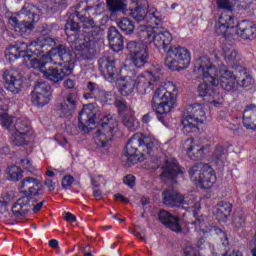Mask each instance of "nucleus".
<instances>
[{
    "instance_id": "f257e3e1",
    "label": "nucleus",
    "mask_w": 256,
    "mask_h": 256,
    "mask_svg": "<svg viewBox=\"0 0 256 256\" xmlns=\"http://www.w3.org/2000/svg\"><path fill=\"white\" fill-rule=\"evenodd\" d=\"M138 35L142 41H130L126 45L130 53V61L138 69H142L149 62V46L147 43H153L156 49H164L165 53L171 47L173 35L167 30H161L159 27L139 26Z\"/></svg>"
},
{
    "instance_id": "f03ea898",
    "label": "nucleus",
    "mask_w": 256,
    "mask_h": 256,
    "mask_svg": "<svg viewBox=\"0 0 256 256\" xmlns=\"http://www.w3.org/2000/svg\"><path fill=\"white\" fill-rule=\"evenodd\" d=\"M98 121H102L96 131L95 143L100 149H104L105 153H109V147L113 143L115 137V129H117V120L111 115L105 116L101 114L99 106L95 103L86 104L78 114V128L84 133H89V125H95Z\"/></svg>"
},
{
    "instance_id": "7ed1b4c3",
    "label": "nucleus",
    "mask_w": 256,
    "mask_h": 256,
    "mask_svg": "<svg viewBox=\"0 0 256 256\" xmlns=\"http://www.w3.org/2000/svg\"><path fill=\"white\" fill-rule=\"evenodd\" d=\"M51 57H58L60 62H54V65L49 66V58H33L30 66L43 74L44 79L50 81L54 85H59L65 80V77H69L75 69V63L73 62V56L71 55V49L69 47L59 44L58 47L51 49Z\"/></svg>"
},
{
    "instance_id": "20e7f679",
    "label": "nucleus",
    "mask_w": 256,
    "mask_h": 256,
    "mask_svg": "<svg viewBox=\"0 0 256 256\" xmlns=\"http://www.w3.org/2000/svg\"><path fill=\"white\" fill-rule=\"evenodd\" d=\"M18 189L23 196L18 198L12 206V213L17 219L25 217L29 211L39 213L43 209L45 200L37 202L39 199L45 197V187L41 183V180L26 177L20 182Z\"/></svg>"
},
{
    "instance_id": "39448f33",
    "label": "nucleus",
    "mask_w": 256,
    "mask_h": 256,
    "mask_svg": "<svg viewBox=\"0 0 256 256\" xmlns=\"http://www.w3.org/2000/svg\"><path fill=\"white\" fill-rule=\"evenodd\" d=\"M194 72L207 81V83H210L212 87L220 84V87L224 91H233L235 89L237 74L229 70L225 65L220 66L219 71H217V68L213 66L209 57L204 56L197 59L194 63Z\"/></svg>"
},
{
    "instance_id": "423d86ee",
    "label": "nucleus",
    "mask_w": 256,
    "mask_h": 256,
    "mask_svg": "<svg viewBox=\"0 0 256 256\" xmlns=\"http://www.w3.org/2000/svg\"><path fill=\"white\" fill-rule=\"evenodd\" d=\"M59 45H56L55 39L47 36H39L36 40L30 44L18 41L15 45L10 46L6 52L5 57L8 61H15L16 59H25L30 61L37 59V57H43L45 53H50L52 49H57Z\"/></svg>"
},
{
    "instance_id": "0eeeda50",
    "label": "nucleus",
    "mask_w": 256,
    "mask_h": 256,
    "mask_svg": "<svg viewBox=\"0 0 256 256\" xmlns=\"http://www.w3.org/2000/svg\"><path fill=\"white\" fill-rule=\"evenodd\" d=\"M216 33L218 35H238L241 39H253L256 33L255 24L251 21L243 20L235 26V17L222 13L216 24Z\"/></svg>"
},
{
    "instance_id": "6e6552de",
    "label": "nucleus",
    "mask_w": 256,
    "mask_h": 256,
    "mask_svg": "<svg viewBox=\"0 0 256 256\" xmlns=\"http://www.w3.org/2000/svg\"><path fill=\"white\" fill-rule=\"evenodd\" d=\"M155 144L149 139V137L139 136V134L133 135L125 146L124 154L121 159L126 163L127 167L137 163L139 161V155L142 157L147 153L153 155V149Z\"/></svg>"
},
{
    "instance_id": "1a4fd4ad",
    "label": "nucleus",
    "mask_w": 256,
    "mask_h": 256,
    "mask_svg": "<svg viewBox=\"0 0 256 256\" xmlns=\"http://www.w3.org/2000/svg\"><path fill=\"white\" fill-rule=\"evenodd\" d=\"M176 101L177 97L175 93L167 91L163 86L156 89L152 97L151 107L156 115H158L157 118L160 123L165 121V116L163 115L171 113V109L175 107Z\"/></svg>"
},
{
    "instance_id": "9d476101",
    "label": "nucleus",
    "mask_w": 256,
    "mask_h": 256,
    "mask_svg": "<svg viewBox=\"0 0 256 256\" xmlns=\"http://www.w3.org/2000/svg\"><path fill=\"white\" fill-rule=\"evenodd\" d=\"M164 64L170 71H183L191 65V52L180 45L170 46Z\"/></svg>"
},
{
    "instance_id": "9b49d317",
    "label": "nucleus",
    "mask_w": 256,
    "mask_h": 256,
    "mask_svg": "<svg viewBox=\"0 0 256 256\" xmlns=\"http://www.w3.org/2000/svg\"><path fill=\"white\" fill-rule=\"evenodd\" d=\"M198 123H207L205 107L202 104H193L188 107L187 112L182 117L183 133H195L199 131Z\"/></svg>"
},
{
    "instance_id": "f8f14e48",
    "label": "nucleus",
    "mask_w": 256,
    "mask_h": 256,
    "mask_svg": "<svg viewBox=\"0 0 256 256\" xmlns=\"http://www.w3.org/2000/svg\"><path fill=\"white\" fill-rule=\"evenodd\" d=\"M19 17H22L24 20L19 22L17 17L12 16L9 18V24L14 27V31L19 33L21 37H27L31 34V31H33V23H35V21H37L36 19H39V17L35 12L29 9V6H24L21 9Z\"/></svg>"
},
{
    "instance_id": "ddd939ff",
    "label": "nucleus",
    "mask_w": 256,
    "mask_h": 256,
    "mask_svg": "<svg viewBox=\"0 0 256 256\" xmlns=\"http://www.w3.org/2000/svg\"><path fill=\"white\" fill-rule=\"evenodd\" d=\"M161 79V67L157 69H151V71L146 72L145 75H140L136 77V89L141 95H145L150 91H153L154 84Z\"/></svg>"
},
{
    "instance_id": "4468645a",
    "label": "nucleus",
    "mask_w": 256,
    "mask_h": 256,
    "mask_svg": "<svg viewBox=\"0 0 256 256\" xmlns=\"http://www.w3.org/2000/svg\"><path fill=\"white\" fill-rule=\"evenodd\" d=\"M31 101L36 107H45L51 101V84L47 81L35 82Z\"/></svg>"
},
{
    "instance_id": "2eb2a0df",
    "label": "nucleus",
    "mask_w": 256,
    "mask_h": 256,
    "mask_svg": "<svg viewBox=\"0 0 256 256\" xmlns=\"http://www.w3.org/2000/svg\"><path fill=\"white\" fill-rule=\"evenodd\" d=\"M2 79L5 89L12 93V95H19L21 93L23 89V76L21 72L15 69L4 70Z\"/></svg>"
},
{
    "instance_id": "dca6fc26",
    "label": "nucleus",
    "mask_w": 256,
    "mask_h": 256,
    "mask_svg": "<svg viewBox=\"0 0 256 256\" xmlns=\"http://www.w3.org/2000/svg\"><path fill=\"white\" fill-rule=\"evenodd\" d=\"M15 131L11 132V141L15 147H21L25 145V139L27 137V133L31 131V125L29 124V120L18 118L14 124Z\"/></svg>"
},
{
    "instance_id": "f3484780",
    "label": "nucleus",
    "mask_w": 256,
    "mask_h": 256,
    "mask_svg": "<svg viewBox=\"0 0 256 256\" xmlns=\"http://www.w3.org/2000/svg\"><path fill=\"white\" fill-rule=\"evenodd\" d=\"M183 168L179 166V162L175 158H167L164 162L163 171L161 173V180L171 181V183H177L179 175H183Z\"/></svg>"
},
{
    "instance_id": "a211bd4d",
    "label": "nucleus",
    "mask_w": 256,
    "mask_h": 256,
    "mask_svg": "<svg viewBox=\"0 0 256 256\" xmlns=\"http://www.w3.org/2000/svg\"><path fill=\"white\" fill-rule=\"evenodd\" d=\"M98 67L103 77L106 81H109V83H113V81H115V77L119 74L117 63L109 56L99 58Z\"/></svg>"
},
{
    "instance_id": "6ab92c4d",
    "label": "nucleus",
    "mask_w": 256,
    "mask_h": 256,
    "mask_svg": "<svg viewBox=\"0 0 256 256\" xmlns=\"http://www.w3.org/2000/svg\"><path fill=\"white\" fill-rule=\"evenodd\" d=\"M211 83L203 82L198 86V93L200 97H204V101H207L213 107H219L223 105V96L213 88H211Z\"/></svg>"
},
{
    "instance_id": "aec40b11",
    "label": "nucleus",
    "mask_w": 256,
    "mask_h": 256,
    "mask_svg": "<svg viewBox=\"0 0 256 256\" xmlns=\"http://www.w3.org/2000/svg\"><path fill=\"white\" fill-rule=\"evenodd\" d=\"M77 105H79V98L75 93H69L64 101L58 106L56 113L59 117L67 118L71 117L77 110Z\"/></svg>"
},
{
    "instance_id": "412c9836",
    "label": "nucleus",
    "mask_w": 256,
    "mask_h": 256,
    "mask_svg": "<svg viewBox=\"0 0 256 256\" xmlns=\"http://www.w3.org/2000/svg\"><path fill=\"white\" fill-rule=\"evenodd\" d=\"M158 219L166 229H170L174 233H183V226H181V218L179 216H175L166 210H160Z\"/></svg>"
},
{
    "instance_id": "4be33fe9",
    "label": "nucleus",
    "mask_w": 256,
    "mask_h": 256,
    "mask_svg": "<svg viewBox=\"0 0 256 256\" xmlns=\"http://www.w3.org/2000/svg\"><path fill=\"white\" fill-rule=\"evenodd\" d=\"M222 55L228 67L233 69L234 72L238 71L239 67H243L241 55L233 47L224 46L222 49Z\"/></svg>"
},
{
    "instance_id": "5701e85b",
    "label": "nucleus",
    "mask_w": 256,
    "mask_h": 256,
    "mask_svg": "<svg viewBox=\"0 0 256 256\" xmlns=\"http://www.w3.org/2000/svg\"><path fill=\"white\" fill-rule=\"evenodd\" d=\"M162 199L164 205L166 207H170L171 209H175V207H181V205H185L187 202L185 201V196L181 195L174 189H166L162 192Z\"/></svg>"
},
{
    "instance_id": "b1692460",
    "label": "nucleus",
    "mask_w": 256,
    "mask_h": 256,
    "mask_svg": "<svg viewBox=\"0 0 256 256\" xmlns=\"http://www.w3.org/2000/svg\"><path fill=\"white\" fill-rule=\"evenodd\" d=\"M108 41L110 45V49L115 51V53H119V51H123L124 47V39L123 34L119 32V30L115 26H110L107 32Z\"/></svg>"
},
{
    "instance_id": "393cba45",
    "label": "nucleus",
    "mask_w": 256,
    "mask_h": 256,
    "mask_svg": "<svg viewBox=\"0 0 256 256\" xmlns=\"http://www.w3.org/2000/svg\"><path fill=\"white\" fill-rule=\"evenodd\" d=\"M75 49L77 55L84 61H91L95 58V40H85L83 43L76 45Z\"/></svg>"
},
{
    "instance_id": "a878e982",
    "label": "nucleus",
    "mask_w": 256,
    "mask_h": 256,
    "mask_svg": "<svg viewBox=\"0 0 256 256\" xmlns=\"http://www.w3.org/2000/svg\"><path fill=\"white\" fill-rule=\"evenodd\" d=\"M137 85V76H124L118 80V90L122 97H129Z\"/></svg>"
},
{
    "instance_id": "bb28decb",
    "label": "nucleus",
    "mask_w": 256,
    "mask_h": 256,
    "mask_svg": "<svg viewBox=\"0 0 256 256\" xmlns=\"http://www.w3.org/2000/svg\"><path fill=\"white\" fill-rule=\"evenodd\" d=\"M231 211H233V204L224 200L216 204L214 215L220 223H227V219L231 217Z\"/></svg>"
},
{
    "instance_id": "cd10ccee",
    "label": "nucleus",
    "mask_w": 256,
    "mask_h": 256,
    "mask_svg": "<svg viewBox=\"0 0 256 256\" xmlns=\"http://www.w3.org/2000/svg\"><path fill=\"white\" fill-rule=\"evenodd\" d=\"M75 17H77V19H79V21L82 23L88 19L87 16L81 14V12H76L75 14L70 15L65 25V33L68 35V37L75 35V33H77V31L80 29L79 23L75 22Z\"/></svg>"
},
{
    "instance_id": "c85d7f7f",
    "label": "nucleus",
    "mask_w": 256,
    "mask_h": 256,
    "mask_svg": "<svg viewBox=\"0 0 256 256\" xmlns=\"http://www.w3.org/2000/svg\"><path fill=\"white\" fill-rule=\"evenodd\" d=\"M243 125L246 129H256V106L247 105L243 114Z\"/></svg>"
},
{
    "instance_id": "c756f323",
    "label": "nucleus",
    "mask_w": 256,
    "mask_h": 256,
    "mask_svg": "<svg viewBox=\"0 0 256 256\" xmlns=\"http://www.w3.org/2000/svg\"><path fill=\"white\" fill-rule=\"evenodd\" d=\"M215 181H217V176L215 175V171H213V168L208 165V168L204 170L198 185L201 187V189H211L213 185H215Z\"/></svg>"
},
{
    "instance_id": "7c9ffc66",
    "label": "nucleus",
    "mask_w": 256,
    "mask_h": 256,
    "mask_svg": "<svg viewBox=\"0 0 256 256\" xmlns=\"http://www.w3.org/2000/svg\"><path fill=\"white\" fill-rule=\"evenodd\" d=\"M234 73H236V82L240 87H251L253 85V76L251 74L247 73V68L244 66L239 67L238 70H236Z\"/></svg>"
},
{
    "instance_id": "2f4dec72",
    "label": "nucleus",
    "mask_w": 256,
    "mask_h": 256,
    "mask_svg": "<svg viewBox=\"0 0 256 256\" xmlns=\"http://www.w3.org/2000/svg\"><path fill=\"white\" fill-rule=\"evenodd\" d=\"M206 169H209V164L197 163L194 166H192L189 171L191 181H194V183L198 185L203 175V172Z\"/></svg>"
},
{
    "instance_id": "473e14b6",
    "label": "nucleus",
    "mask_w": 256,
    "mask_h": 256,
    "mask_svg": "<svg viewBox=\"0 0 256 256\" xmlns=\"http://www.w3.org/2000/svg\"><path fill=\"white\" fill-rule=\"evenodd\" d=\"M163 22V18L161 17V13L157 11L155 7H148L146 11V23H150V25H145L146 27H151V25H161Z\"/></svg>"
},
{
    "instance_id": "72a5a7b5",
    "label": "nucleus",
    "mask_w": 256,
    "mask_h": 256,
    "mask_svg": "<svg viewBox=\"0 0 256 256\" xmlns=\"http://www.w3.org/2000/svg\"><path fill=\"white\" fill-rule=\"evenodd\" d=\"M186 153L192 161H201L202 159H205V146L200 147L195 144H191Z\"/></svg>"
},
{
    "instance_id": "f704fd0d",
    "label": "nucleus",
    "mask_w": 256,
    "mask_h": 256,
    "mask_svg": "<svg viewBox=\"0 0 256 256\" xmlns=\"http://www.w3.org/2000/svg\"><path fill=\"white\" fill-rule=\"evenodd\" d=\"M122 123L129 131H137L139 129V120L135 118L132 111L127 112L122 116Z\"/></svg>"
},
{
    "instance_id": "c9c22d12",
    "label": "nucleus",
    "mask_w": 256,
    "mask_h": 256,
    "mask_svg": "<svg viewBox=\"0 0 256 256\" xmlns=\"http://www.w3.org/2000/svg\"><path fill=\"white\" fill-rule=\"evenodd\" d=\"M117 26L121 29L124 35H133L135 31V24L131 19L124 17L117 22Z\"/></svg>"
},
{
    "instance_id": "e433bc0d",
    "label": "nucleus",
    "mask_w": 256,
    "mask_h": 256,
    "mask_svg": "<svg viewBox=\"0 0 256 256\" xmlns=\"http://www.w3.org/2000/svg\"><path fill=\"white\" fill-rule=\"evenodd\" d=\"M6 175L9 181L17 182L20 181V179H23V170L16 165L8 166L6 169Z\"/></svg>"
},
{
    "instance_id": "4c0bfd02",
    "label": "nucleus",
    "mask_w": 256,
    "mask_h": 256,
    "mask_svg": "<svg viewBox=\"0 0 256 256\" xmlns=\"http://www.w3.org/2000/svg\"><path fill=\"white\" fill-rule=\"evenodd\" d=\"M125 0H106L107 7L110 13H119L120 11H125Z\"/></svg>"
},
{
    "instance_id": "58836bf2",
    "label": "nucleus",
    "mask_w": 256,
    "mask_h": 256,
    "mask_svg": "<svg viewBox=\"0 0 256 256\" xmlns=\"http://www.w3.org/2000/svg\"><path fill=\"white\" fill-rule=\"evenodd\" d=\"M236 3L237 0H216V5L218 9L228 11V13H231L233 11V7H235Z\"/></svg>"
},
{
    "instance_id": "ea45409f",
    "label": "nucleus",
    "mask_w": 256,
    "mask_h": 256,
    "mask_svg": "<svg viewBox=\"0 0 256 256\" xmlns=\"http://www.w3.org/2000/svg\"><path fill=\"white\" fill-rule=\"evenodd\" d=\"M114 105L118 111L119 115H123L124 113H129V106H127V101H125V98H117L114 101Z\"/></svg>"
},
{
    "instance_id": "a19ab883",
    "label": "nucleus",
    "mask_w": 256,
    "mask_h": 256,
    "mask_svg": "<svg viewBox=\"0 0 256 256\" xmlns=\"http://www.w3.org/2000/svg\"><path fill=\"white\" fill-rule=\"evenodd\" d=\"M101 89L95 82H88L87 83V91L88 93H84V99H93L96 93Z\"/></svg>"
},
{
    "instance_id": "79ce46f5",
    "label": "nucleus",
    "mask_w": 256,
    "mask_h": 256,
    "mask_svg": "<svg viewBox=\"0 0 256 256\" xmlns=\"http://www.w3.org/2000/svg\"><path fill=\"white\" fill-rule=\"evenodd\" d=\"M0 121L2 127H5V129H10L11 125H13V117L9 116L3 108L0 111Z\"/></svg>"
},
{
    "instance_id": "37998d69",
    "label": "nucleus",
    "mask_w": 256,
    "mask_h": 256,
    "mask_svg": "<svg viewBox=\"0 0 256 256\" xmlns=\"http://www.w3.org/2000/svg\"><path fill=\"white\" fill-rule=\"evenodd\" d=\"M213 231L220 238L223 247H229V237L227 236V232L217 226L213 227Z\"/></svg>"
},
{
    "instance_id": "c03bdc74",
    "label": "nucleus",
    "mask_w": 256,
    "mask_h": 256,
    "mask_svg": "<svg viewBox=\"0 0 256 256\" xmlns=\"http://www.w3.org/2000/svg\"><path fill=\"white\" fill-rule=\"evenodd\" d=\"M132 17L137 21L138 23L140 21H147V10L145 8L137 7L132 12Z\"/></svg>"
},
{
    "instance_id": "a18cd8bd",
    "label": "nucleus",
    "mask_w": 256,
    "mask_h": 256,
    "mask_svg": "<svg viewBox=\"0 0 256 256\" xmlns=\"http://www.w3.org/2000/svg\"><path fill=\"white\" fill-rule=\"evenodd\" d=\"M213 158L223 162L225 159V148L222 145H217L213 152Z\"/></svg>"
},
{
    "instance_id": "49530a36",
    "label": "nucleus",
    "mask_w": 256,
    "mask_h": 256,
    "mask_svg": "<svg viewBox=\"0 0 256 256\" xmlns=\"http://www.w3.org/2000/svg\"><path fill=\"white\" fill-rule=\"evenodd\" d=\"M215 256H243V253L239 250L231 249V247H225L223 253H216L214 252Z\"/></svg>"
},
{
    "instance_id": "de8ad7c7",
    "label": "nucleus",
    "mask_w": 256,
    "mask_h": 256,
    "mask_svg": "<svg viewBox=\"0 0 256 256\" xmlns=\"http://www.w3.org/2000/svg\"><path fill=\"white\" fill-rule=\"evenodd\" d=\"M233 223L238 229L245 227V216L239 213L234 214Z\"/></svg>"
},
{
    "instance_id": "09e8293b",
    "label": "nucleus",
    "mask_w": 256,
    "mask_h": 256,
    "mask_svg": "<svg viewBox=\"0 0 256 256\" xmlns=\"http://www.w3.org/2000/svg\"><path fill=\"white\" fill-rule=\"evenodd\" d=\"M75 178L71 175H66L62 178V188L71 189V185H73Z\"/></svg>"
},
{
    "instance_id": "8fccbe9b",
    "label": "nucleus",
    "mask_w": 256,
    "mask_h": 256,
    "mask_svg": "<svg viewBox=\"0 0 256 256\" xmlns=\"http://www.w3.org/2000/svg\"><path fill=\"white\" fill-rule=\"evenodd\" d=\"M123 183H125V185H128V187H130V189H133V187H135V176L128 174L123 178Z\"/></svg>"
},
{
    "instance_id": "3c124183",
    "label": "nucleus",
    "mask_w": 256,
    "mask_h": 256,
    "mask_svg": "<svg viewBox=\"0 0 256 256\" xmlns=\"http://www.w3.org/2000/svg\"><path fill=\"white\" fill-rule=\"evenodd\" d=\"M184 256H201L199 255V251L192 246H187L184 249Z\"/></svg>"
},
{
    "instance_id": "603ef678",
    "label": "nucleus",
    "mask_w": 256,
    "mask_h": 256,
    "mask_svg": "<svg viewBox=\"0 0 256 256\" xmlns=\"http://www.w3.org/2000/svg\"><path fill=\"white\" fill-rule=\"evenodd\" d=\"M89 33L93 39H97V37L103 33V29L96 24L92 29H90Z\"/></svg>"
},
{
    "instance_id": "864d4df0",
    "label": "nucleus",
    "mask_w": 256,
    "mask_h": 256,
    "mask_svg": "<svg viewBox=\"0 0 256 256\" xmlns=\"http://www.w3.org/2000/svg\"><path fill=\"white\" fill-rule=\"evenodd\" d=\"M105 93H107V91L100 88L92 99H95L96 101H100V103H103L105 99Z\"/></svg>"
},
{
    "instance_id": "5fc2aeb1",
    "label": "nucleus",
    "mask_w": 256,
    "mask_h": 256,
    "mask_svg": "<svg viewBox=\"0 0 256 256\" xmlns=\"http://www.w3.org/2000/svg\"><path fill=\"white\" fill-rule=\"evenodd\" d=\"M44 185L45 187H47L49 193H53V190L56 187L55 182H53V180L49 178L44 181Z\"/></svg>"
},
{
    "instance_id": "6e6d98bb",
    "label": "nucleus",
    "mask_w": 256,
    "mask_h": 256,
    "mask_svg": "<svg viewBox=\"0 0 256 256\" xmlns=\"http://www.w3.org/2000/svg\"><path fill=\"white\" fill-rule=\"evenodd\" d=\"M95 21L93 19H87L83 22V29H92L95 26Z\"/></svg>"
},
{
    "instance_id": "4d7b16f0",
    "label": "nucleus",
    "mask_w": 256,
    "mask_h": 256,
    "mask_svg": "<svg viewBox=\"0 0 256 256\" xmlns=\"http://www.w3.org/2000/svg\"><path fill=\"white\" fill-rule=\"evenodd\" d=\"M7 207H9V202L0 200V213H7L9 211Z\"/></svg>"
},
{
    "instance_id": "13d9d810",
    "label": "nucleus",
    "mask_w": 256,
    "mask_h": 256,
    "mask_svg": "<svg viewBox=\"0 0 256 256\" xmlns=\"http://www.w3.org/2000/svg\"><path fill=\"white\" fill-rule=\"evenodd\" d=\"M101 179H103L102 176H97V177L92 178V179H91V185H92L93 187H95L96 189H97L98 187H101V184H99V181H101Z\"/></svg>"
},
{
    "instance_id": "bf43d9fd",
    "label": "nucleus",
    "mask_w": 256,
    "mask_h": 256,
    "mask_svg": "<svg viewBox=\"0 0 256 256\" xmlns=\"http://www.w3.org/2000/svg\"><path fill=\"white\" fill-rule=\"evenodd\" d=\"M65 221H68L69 223H75L77 221V218L75 215L71 214L70 212H67L64 216Z\"/></svg>"
},
{
    "instance_id": "052dcab7",
    "label": "nucleus",
    "mask_w": 256,
    "mask_h": 256,
    "mask_svg": "<svg viewBox=\"0 0 256 256\" xmlns=\"http://www.w3.org/2000/svg\"><path fill=\"white\" fill-rule=\"evenodd\" d=\"M114 199H116V201H121L122 203H129V198H125V196L119 193L114 195Z\"/></svg>"
},
{
    "instance_id": "680f3d73",
    "label": "nucleus",
    "mask_w": 256,
    "mask_h": 256,
    "mask_svg": "<svg viewBox=\"0 0 256 256\" xmlns=\"http://www.w3.org/2000/svg\"><path fill=\"white\" fill-rule=\"evenodd\" d=\"M21 163L24 167V169H27L28 171H31L32 167H31V160L29 159H22Z\"/></svg>"
},
{
    "instance_id": "e2e57ef3",
    "label": "nucleus",
    "mask_w": 256,
    "mask_h": 256,
    "mask_svg": "<svg viewBox=\"0 0 256 256\" xmlns=\"http://www.w3.org/2000/svg\"><path fill=\"white\" fill-rule=\"evenodd\" d=\"M64 87L65 89H73V87H75V81L67 79L66 81H64Z\"/></svg>"
},
{
    "instance_id": "0e129e2a",
    "label": "nucleus",
    "mask_w": 256,
    "mask_h": 256,
    "mask_svg": "<svg viewBox=\"0 0 256 256\" xmlns=\"http://www.w3.org/2000/svg\"><path fill=\"white\" fill-rule=\"evenodd\" d=\"M51 249H57L59 247V241L52 239L49 241Z\"/></svg>"
},
{
    "instance_id": "69168bd1",
    "label": "nucleus",
    "mask_w": 256,
    "mask_h": 256,
    "mask_svg": "<svg viewBox=\"0 0 256 256\" xmlns=\"http://www.w3.org/2000/svg\"><path fill=\"white\" fill-rule=\"evenodd\" d=\"M225 127H227V129H230V131H237L238 127L237 125L228 122L227 124H225Z\"/></svg>"
},
{
    "instance_id": "338daca9",
    "label": "nucleus",
    "mask_w": 256,
    "mask_h": 256,
    "mask_svg": "<svg viewBox=\"0 0 256 256\" xmlns=\"http://www.w3.org/2000/svg\"><path fill=\"white\" fill-rule=\"evenodd\" d=\"M93 197H95V199H101L103 197V194L101 193V190L96 189L93 191Z\"/></svg>"
},
{
    "instance_id": "774afa93",
    "label": "nucleus",
    "mask_w": 256,
    "mask_h": 256,
    "mask_svg": "<svg viewBox=\"0 0 256 256\" xmlns=\"http://www.w3.org/2000/svg\"><path fill=\"white\" fill-rule=\"evenodd\" d=\"M151 121V113H147L142 117V123H149Z\"/></svg>"
}]
</instances>
